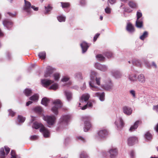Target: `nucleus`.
<instances>
[{"instance_id":"nucleus-1","label":"nucleus","mask_w":158,"mask_h":158,"mask_svg":"<svg viewBox=\"0 0 158 158\" xmlns=\"http://www.w3.org/2000/svg\"><path fill=\"white\" fill-rule=\"evenodd\" d=\"M96 73L94 72H92L90 76V80L89 84L90 89L93 91H97L99 89V88L96 85H100L101 78L96 77Z\"/></svg>"},{"instance_id":"nucleus-2","label":"nucleus","mask_w":158,"mask_h":158,"mask_svg":"<svg viewBox=\"0 0 158 158\" xmlns=\"http://www.w3.org/2000/svg\"><path fill=\"white\" fill-rule=\"evenodd\" d=\"M32 127L35 129H38L40 128V131L43 133L44 137L47 138L49 136L50 133L48 130L42 124L35 122L33 124Z\"/></svg>"},{"instance_id":"nucleus-3","label":"nucleus","mask_w":158,"mask_h":158,"mask_svg":"<svg viewBox=\"0 0 158 158\" xmlns=\"http://www.w3.org/2000/svg\"><path fill=\"white\" fill-rule=\"evenodd\" d=\"M108 135V132L106 129H100L97 131L95 138L97 140L100 141L106 138Z\"/></svg>"},{"instance_id":"nucleus-4","label":"nucleus","mask_w":158,"mask_h":158,"mask_svg":"<svg viewBox=\"0 0 158 158\" xmlns=\"http://www.w3.org/2000/svg\"><path fill=\"white\" fill-rule=\"evenodd\" d=\"M43 118L46 122L48 125L49 127H50L51 126L54 125L56 120L55 116L53 115L44 116Z\"/></svg>"},{"instance_id":"nucleus-5","label":"nucleus","mask_w":158,"mask_h":158,"mask_svg":"<svg viewBox=\"0 0 158 158\" xmlns=\"http://www.w3.org/2000/svg\"><path fill=\"white\" fill-rule=\"evenodd\" d=\"M25 5L23 7V10L25 12H27L28 14L30 13L31 12V9H33L35 11H37L38 10V8L35 7L33 6H31L30 2L26 0H24Z\"/></svg>"},{"instance_id":"nucleus-6","label":"nucleus","mask_w":158,"mask_h":158,"mask_svg":"<svg viewBox=\"0 0 158 158\" xmlns=\"http://www.w3.org/2000/svg\"><path fill=\"white\" fill-rule=\"evenodd\" d=\"M53 104L54 106H53L51 109L52 111L55 114H58V109L62 106V103L59 99H56L53 102Z\"/></svg>"},{"instance_id":"nucleus-7","label":"nucleus","mask_w":158,"mask_h":158,"mask_svg":"<svg viewBox=\"0 0 158 158\" xmlns=\"http://www.w3.org/2000/svg\"><path fill=\"white\" fill-rule=\"evenodd\" d=\"M117 129L118 130H121L124 126V123L122 118L121 117H117L115 122Z\"/></svg>"},{"instance_id":"nucleus-8","label":"nucleus","mask_w":158,"mask_h":158,"mask_svg":"<svg viewBox=\"0 0 158 158\" xmlns=\"http://www.w3.org/2000/svg\"><path fill=\"white\" fill-rule=\"evenodd\" d=\"M142 13L139 11H137L136 13L137 19L136 21V26L138 28H141L143 26V19H139L142 16Z\"/></svg>"},{"instance_id":"nucleus-9","label":"nucleus","mask_w":158,"mask_h":158,"mask_svg":"<svg viewBox=\"0 0 158 158\" xmlns=\"http://www.w3.org/2000/svg\"><path fill=\"white\" fill-rule=\"evenodd\" d=\"M89 117L88 116H85L83 117V121L84 122L85 127L84 131L86 132L88 131L91 127V125L89 122L88 120Z\"/></svg>"},{"instance_id":"nucleus-10","label":"nucleus","mask_w":158,"mask_h":158,"mask_svg":"<svg viewBox=\"0 0 158 158\" xmlns=\"http://www.w3.org/2000/svg\"><path fill=\"white\" fill-rule=\"evenodd\" d=\"M70 118L69 115H65L62 116L60 119V124L61 125H66Z\"/></svg>"},{"instance_id":"nucleus-11","label":"nucleus","mask_w":158,"mask_h":158,"mask_svg":"<svg viewBox=\"0 0 158 158\" xmlns=\"http://www.w3.org/2000/svg\"><path fill=\"white\" fill-rule=\"evenodd\" d=\"M95 67L96 69L103 72H105L108 69L106 65H102L98 63L95 64Z\"/></svg>"},{"instance_id":"nucleus-12","label":"nucleus","mask_w":158,"mask_h":158,"mask_svg":"<svg viewBox=\"0 0 158 158\" xmlns=\"http://www.w3.org/2000/svg\"><path fill=\"white\" fill-rule=\"evenodd\" d=\"M110 73L116 79L120 78L122 77V74L118 70H112L111 71Z\"/></svg>"},{"instance_id":"nucleus-13","label":"nucleus","mask_w":158,"mask_h":158,"mask_svg":"<svg viewBox=\"0 0 158 158\" xmlns=\"http://www.w3.org/2000/svg\"><path fill=\"white\" fill-rule=\"evenodd\" d=\"M110 154V156L111 158H114L118 154L117 149L114 148H110L108 151Z\"/></svg>"},{"instance_id":"nucleus-14","label":"nucleus","mask_w":158,"mask_h":158,"mask_svg":"<svg viewBox=\"0 0 158 158\" xmlns=\"http://www.w3.org/2000/svg\"><path fill=\"white\" fill-rule=\"evenodd\" d=\"M137 142V138L135 137H130L127 140V143L129 146L133 145Z\"/></svg>"},{"instance_id":"nucleus-15","label":"nucleus","mask_w":158,"mask_h":158,"mask_svg":"<svg viewBox=\"0 0 158 158\" xmlns=\"http://www.w3.org/2000/svg\"><path fill=\"white\" fill-rule=\"evenodd\" d=\"M142 123V121L141 120H138L135 122L134 124L131 126L130 127L129 131L132 132L135 130L138 127V125Z\"/></svg>"},{"instance_id":"nucleus-16","label":"nucleus","mask_w":158,"mask_h":158,"mask_svg":"<svg viewBox=\"0 0 158 158\" xmlns=\"http://www.w3.org/2000/svg\"><path fill=\"white\" fill-rule=\"evenodd\" d=\"M105 89L107 90H110L112 89L113 85L110 79H109L106 82Z\"/></svg>"},{"instance_id":"nucleus-17","label":"nucleus","mask_w":158,"mask_h":158,"mask_svg":"<svg viewBox=\"0 0 158 158\" xmlns=\"http://www.w3.org/2000/svg\"><path fill=\"white\" fill-rule=\"evenodd\" d=\"M54 69L50 66H48L47 70L45 73L44 76L45 77H48L51 76V75L53 72Z\"/></svg>"},{"instance_id":"nucleus-18","label":"nucleus","mask_w":158,"mask_h":158,"mask_svg":"<svg viewBox=\"0 0 158 158\" xmlns=\"http://www.w3.org/2000/svg\"><path fill=\"white\" fill-rule=\"evenodd\" d=\"M123 112L127 115H130L132 113V109L127 106H124L122 108Z\"/></svg>"},{"instance_id":"nucleus-19","label":"nucleus","mask_w":158,"mask_h":158,"mask_svg":"<svg viewBox=\"0 0 158 158\" xmlns=\"http://www.w3.org/2000/svg\"><path fill=\"white\" fill-rule=\"evenodd\" d=\"M53 81L50 80L44 79L41 81V82L43 85L45 87H47L53 83Z\"/></svg>"},{"instance_id":"nucleus-20","label":"nucleus","mask_w":158,"mask_h":158,"mask_svg":"<svg viewBox=\"0 0 158 158\" xmlns=\"http://www.w3.org/2000/svg\"><path fill=\"white\" fill-rule=\"evenodd\" d=\"M93 96L99 97L100 100L101 101H103L104 100L105 94L104 93H100L96 92L94 94Z\"/></svg>"},{"instance_id":"nucleus-21","label":"nucleus","mask_w":158,"mask_h":158,"mask_svg":"<svg viewBox=\"0 0 158 158\" xmlns=\"http://www.w3.org/2000/svg\"><path fill=\"white\" fill-rule=\"evenodd\" d=\"M138 81L142 84L146 82V79L143 74H141L139 75L137 78Z\"/></svg>"},{"instance_id":"nucleus-22","label":"nucleus","mask_w":158,"mask_h":158,"mask_svg":"<svg viewBox=\"0 0 158 158\" xmlns=\"http://www.w3.org/2000/svg\"><path fill=\"white\" fill-rule=\"evenodd\" d=\"M82 48V52L83 53L85 52L87 50L89 46L88 45L87 43L85 42H83L80 44Z\"/></svg>"},{"instance_id":"nucleus-23","label":"nucleus","mask_w":158,"mask_h":158,"mask_svg":"<svg viewBox=\"0 0 158 158\" xmlns=\"http://www.w3.org/2000/svg\"><path fill=\"white\" fill-rule=\"evenodd\" d=\"M90 97L89 95L88 94H85L82 95L80 99L81 102H86L88 101Z\"/></svg>"},{"instance_id":"nucleus-24","label":"nucleus","mask_w":158,"mask_h":158,"mask_svg":"<svg viewBox=\"0 0 158 158\" xmlns=\"http://www.w3.org/2000/svg\"><path fill=\"white\" fill-rule=\"evenodd\" d=\"M3 24L5 27L9 29L11 27L13 23L7 19H5L3 21Z\"/></svg>"},{"instance_id":"nucleus-25","label":"nucleus","mask_w":158,"mask_h":158,"mask_svg":"<svg viewBox=\"0 0 158 158\" xmlns=\"http://www.w3.org/2000/svg\"><path fill=\"white\" fill-rule=\"evenodd\" d=\"M127 30L130 33H132L135 31L134 27L130 23L127 24Z\"/></svg>"},{"instance_id":"nucleus-26","label":"nucleus","mask_w":158,"mask_h":158,"mask_svg":"<svg viewBox=\"0 0 158 158\" xmlns=\"http://www.w3.org/2000/svg\"><path fill=\"white\" fill-rule=\"evenodd\" d=\"M128 78L129 81L134 82L136 81V76L135 74H130L128 76Z\"/></svg>"},{"instance_id":"nucleus-27","label":"nucleus","mask_w":158,"mask_h":158,"mask_svg":"<svg viewBox=\"0 0 158 158\" xmlns=\"http://www.w3.org/2000/svg\"><path fill=\"white\" fill-rule=\"evenodd\" d=\"M64 94L68 101H70L72 99V94L70 92L67 91H65L64 92Z\"/></svg>"},{"instance_id":"nucleus-28","label":"nucleus","mask_w":158,"mask_h":158,"mask_svg":"<svg viewBox=\"0 0 158 158\" xmlns=\"http://www.w3.org/2000/svg\"><path fill=\"white\" fill-rule=\"evenodd\" d=\"M39 98V96L37 94H35L30 97L29 99L31 101H32L33 102L37 101Z\"/></svg>"},{"instance_id":"nucleus-29","label":"nucleus","mask_w":158,"mask_h":158,"mask_svg":"<svg viewBox=\"0 0 158 158\" xmlns=\"http://www.w3.org/2000/svg\"><path fill=\"white\" fill-rule=\"evenodd\" d=\"M49 102V100L46 98H43L41 101V103L45 106H47Z\"/></svg>"},{"instance_id":"nucleus-30","label":"nucleus","mask_w":158,"mask_h":158,"mask_svg":"<svg viewBox=\"0 0 158 158\" xmlns=\"http://www.w3.org/2000/svg\"><path fill=\"white\" fill-rule=\"evenodd\" d=\"M24 93L26 96H28L32 93V91L29 89L27 88L24 90Z\"/></svg>"},{"instance_id":"nucleus-31","label":"nucleus","mask_w":158,"mask_h":158,"mask_svg":"<svg viewBox=\"0 0 158 158\" xmlns=\"http://www.w3.org/2000/svg\"><path fill=\"white\" fill-rule=\"evenodd\" d=\"M33 110L36 113H40L42 111V109L40 106H37L33 109Z\"/></svg>"},{"instance_id":"nucleus-32","label":"nucleus","mask_w":158,"mask_h":158,"mask_svg":"<svg viewBox=\"0 0 158 158\" xmlns=\"http://www.w3.org/2000/svg\"><path fill=\"white\" fill-rule=\"evenodd\" d=\"M57 19L60 22H64L66 18L64 16L60 15L57 17Z\"/></svg>"},{"instance_id":"nucleus-33","label":"nucleus","mask_w":158,"mask_h":158,"mask_svg":"<svg viewBox=\"0 0 158 158\" xmlns=\"http://www.w3.org/2000/svg\"><path fill=\"white\" fill-rule=\"evenodd\" d=\"M58 88V85L56 83H55L51 85L49 88V89H52L55 90Z\"/></svg>"},{"instance_id":"nucleus-34","label":"nucleus","mask_w":158,"mask_h":158,"mask_svg":"<svg viewBox=\"0 0 158 158\" xmlns=\"http://www.w3.org/2000/svg\"><path fill=\"white\" fill-rule=\"evenodd\" d=\"M39 58L41 59H44L46 57V53L45 52H40L39 54Z\"/></svg>"},{"instance_id":"nucleus-35","label":"nucleus","mask_w":158,"mask_h":158,"mask_svg":"<svg viewBox=\"0 0 158 158\" xmlns=\"http://www.w3.org/2000/svg\"><path fill=\"white\" fill-rule=\"evenodd\" d=\"M93 106V104L92 103L89 102L87 103V104L85 105L83 107L81 108L82 110H84L86 109L87 106L90 107H92Z\"/></svg>"},{"instance_id":"nucleus-36","label":"nucleus","mask_w":158,"mask_h":158,"mask_svg":"<svg viewBox=\"0 0 158 158\" xmlns=\"http://www.w3.org/2000/svg\"><path fill=\"white\" fill-rule=\"evenodd\" d=\"M145 138L147 140H149L152 139V135L149 132H147L145 135Z\"/></svg>"},{"instance_id":"nucleus-37","label":"nucleus","mask_w":158,"mask_h":158,"mask_svg":"<svg viewBox=\"0 0 158 158\" xmlns=\"http://www.w3.org/2000/svg\"><path fill=\"white\" fill-rule=\"evenodd\" d=\"M25 120V117H24L21 115H18V120L19 123H23L24 122Z\"/></svg>"},{"instance_id":"nucleus-38","label":"nucleus","mask_w":158,"mask_h":158,"mask_svg":"<svg viewBox=\"0 0 158 158\" xmlns=\"http://www.w3.org/2000/svg\"><path fill=\"white\" fill-rule=\"evenodd\" d=\"M0 156L1 158H5V153L3 148H1L0 149Z\"/></svg>"},{"instance_id":"nucleus-39","label":"nucleus","mask_w":158,"mask_h":158,"mask_svg":"<svg viewBox=\"0 0 158 158\" xmlns=\"http://www.w3.org/2000/svg\"><path fill=\"white\" fill-rule=\"evenodd\" d=\"M148 35V33L147 31H145L144 32L142 35L140 37V38L142 40H143L144 39L147 37Z\"/></svg>"},{"instance_id":"nucleus-40","label":"nucleus","mask_w":158,"mask_h":158,"mask_svg":"<svg viewBox=\"0 0 158 158\" xmlns=\"http://www.w3.org/2000/svg\"><path fill=\"white\" fill-rule=\"evenodd\" d=\"M129 6L133 8H136L137 7L136 4L132 1H130L129 3Z\"/></svg>"},{"instance_id":"nucleus-41","label":"nucleus","mask_w":158,"mask_h":158,"mask_svg":"<svg viewBox=\"0 0 158 158\" xmlns=\"http://www.w3.org/2000/svg\"><path fill=\"white\" fill-rule=\"evenodd\" d=\"M75 77L76 78L79 80H81L82 79L81 74L80 73H76L75 74Z\"/></svg>"},{"instance_id":"nucleus-42","label":"nucleus","mask_w":158,"mask_h":158,"mask_svg":"<svg viewBox=\"0 0 158 158\" xmlns=\"http://www.w3.org/2000/svg\"><path fill=\"white\" fill-rule=\"evenodd\" d=\"M129 93L133 98H136V93L135 90L133 89H131L129 91Z\"/></svg>"},{"instance_id":"nucleus-43","label":"nucleus","mask_w":158,"mask_h":158,"mask_svg":"<svg viewBox=\"0 0 158 158\" xmlns=\"http://www.w3.org/2000/svg\"><path fill=\"white\" fill-rule=\"evenodd\" d=\"M97 59L99 60H103L105 59V57L101 54H98L96 56Z\"/></svg>"},{"instance_id":"nucleus-44","label":"nucleus","mask_w":158,"mask_h":158,"mask_svg":"<svg viewBox=\"0 0 158 158\" xmlns=\"http://www.w3.org/2000/svg\"><path fill=\"white\" fill-rule=\"evenodd\" d=\"M53 77H54V80L56 81H57L60 78V74L58 73H55L53 74Z\"/></svg>"},{"instance_id":"nucleus-45","label":"nucleus","mask_w":158,"mask_h":158,"mask_svg":"<svg viewBox=\"0 0 158 158\" xmlns=\"http://www.w3.org/2000/svg\"><path fill=\"white\" fill-rule=\"evenodd\" d=\"M61 5L63 8L68 7L69 6V4L67 2H61Z\"/></svg>"},{"instance_id":"nucleus-46","label":"nucleus","mask_w":158,"mask_h":158,"mask_svg":"<svg viewBox=\"0 0 158 158\" xmlns=\"http://www.w3.org/2000/svg\"><path fill=\"white\" fill-rule=\"evenodd\" d=\"M88 157L87 155L85 152H82L80 155L81 158H88Z\"/></svg>"},{"instance_id":"nucleus-47","label":"nucleus","mask_w":158,"mask_h":158,"mask_svg":"<svg viewBox=\"0 0 158 158\" xmlns=\"http://www.w3.org/2000/svg\"><path fill=\"white\" fill-rule=\"evenodd\" d=\"M105 55L108 58H111L113 55L112 53L110 52H106Z\"/></svg>"},{"instance_id":"nucleus-48","label":"nucleus","mask_w":158,"mask_h":158,"mask_svg":"<svg viewBox=\"0 0 158 158\" xmlns=\"http://www.w3.org/2000/svg\"><path fill=\"white\" fill-rule=\"evenodd\" d=\"M69 78L67 76L64 77L61 79V81L63 82H66L68 81Z\"/></svg>"},{"instance_id":"nucleus-49","label":"nucleus","mask_w":158,"mask_h":158,"mask_svg":"<svg viewBox=\"0 0 158 158\" xmlns=\"http://www.w3.org/2000/svg\"><path fill=\"white\" fill-rule=\"evenodd\" d=\"M45 8L46 13H47L49 11H50L52 8V7L49 5H48L47 7L45 6Z\"/></svg>"},{"instance_id":"nucleus-50","label":"nucleus","mask_w":158,"mask_h":158,"mask_svg":"<svg viewBox=\"0 0 158 158\" xmlns=\"http://www.w3.org/2000/svg\"><path fill=\"white\" fill-rule=\"evenodd\" d=\"M105 12L108 14H110L111 12V10L110 8L109 7H107L105 9Z\"/></svg>"},{"instance_id":"nucleus-51","label":"nucleus","mask_w":158,"mask_h":158,"mask_svg":"<svg viewBox=\"0 0 158 158\" xmlns=\"http://www.w3.org/2000/svg\"><path fill=\"white\" fill-rule=\"evenodd\" d=\"M77 139L80 140L84 142L86 141V139L80 136L77 137Z\"/></svg>"},{"instance_id":"nucleus-52","label":"nucleus","mask_w":158,"mask_h":158,"mask_svg":"<svg viewBox=\"0 0 158 158\" xmlns=\"http://www.w3.org/2000/svg\"><path fill=\"white\" fill-rule=\"evenodd\" d=\"M8 111L9 112V115L10 116H11L12 117L15 114V112L12 111L11 110H8Z\"/></svg>"},{"instance_id":"nucleus-53","label":"nucleus","mask_w":158,"mask_h":158,"mask_svg":"<svg viewBox=\"0 0 158 158\" xmlns=\"http://www.w3.org/2000/svg\"><path fill=\"white\" fill-rule=\"evenodd\" d=\"M4 148L6 152V155H7L10 151V148L7 146H5Z\"/></svg>"},{"instance_id":"nucleus-54","label":"nucleus","mask_w":158,"mask_h":158,"mask_svg":"<svg viewBox=\"0 0 158 158\" xmlns=\"http://www.w3.org/2000/svg\"><path fill=\"white\" fill-rule=\"evenodd\" d=\"M130 156L131 158H134L135 156V153L133 151H131L130 153Z\"/></svg>"},{"instance_id":"nucleus-55","label":"nucleus","mask_w":158,"mask_h":158,"mask_svg":"<svg viewBox=\"0 0 158 158\" xmlns=\"http://www.w3.org/2000/svg\"><path fill=\"white\" fill-rule=\"evenodd\" d=\"M11 157H15L16 155L15 154V151L13 150H12L11 152Z\"/></svg>"},{"instance_id":"nucleus-56","label":"nucleus","mask_w":158,"mask_h":158,"mask_svg":"<svg viewBox=\"0 0 158 158\" xmlns=\"http://www.w3.org/2000/svg\"><path fill=\"white\" fill-rule=\"evenodd\" d=\"M30 138L31 139L35 140L37 139L38 138V137L36 135H34L31 136Z\"/></svg>"},{"instance_id":"nucleus-57","label":"nucleus","mask_w":158,"mask_h":158,"mask_svg":"<svg viewBox=\"0 0 158 158\" xmlns=\"http://www.w3.org/2000/svg\"><path fill=\"white\" fill-rule=\"evenodd\" d=\"M153 109L157 112H158V105L154 106Z\"/></svg>"},{"instance_id":"nucleus-58","label":"nucleus","mask_w":158,"mask_h":158,"mask_svg":"<svg viewBox=\"0 0 158 158\" xmlns=\"http://www.w3.org/2000/svg\"><path fill=\"white\" fill-rule=\"evenodd\" d=\"M109 2L111 4L114 3L115 2L116 0H108Z\"/></svg>"},{"instance_id":"nucleus-59","label":"nucleus","mask_w":158,"mask_h":158,"mask_svg":"<svg viewBox=\"0 0 158 158\" xmlns=\"http://www.w3.org/2000/svg\"><path fill=\"white\" fill-rule=\"evenodd\" d=\"M32 103V102L31 101H28L26 104V105L27 106H28L30 104H31Z\"/></svg>"},{"instance_id":"nucleus-60","label":"nucleus","mask_w":158,"mask_h":158,"mask_svg":"<svg viewBox=\"0 0 158 158\" xmlns=\"http://www.w3.org/2000/svg\"><path fill=\"white\" fill-rule=\"evenodd\" d=\"M155 129L156 132H158V123L155 127Z\"/></svg>"},{"instance_id":"nucleus-61","label":"nucleus","mask_w":158,"mask_h":158,"mask_svg":"<svg viewBox=\"0 0 158 158\" xmlns=\"http://www.w3.org/2000/svg\"><path fill=\"white\" fill-rule=\"evenodd\" d=\"M98 37H97V35H96L94 37V41H96V40H97V38Z\"/></svg>"},{"instance_id":"nucleus-62","label":"nucleus","mask_w":158,"mask_h":158,"mask_svg":"<svg viewBox=\"0 0 158 158\" xmlns=\"http://www.w3.org/2000/svg\"><path fill=\"white\" fill-rule=\"evenodd\" d=\"M3 35V33L2 32L0 29V36H2Z\"/></svg>"},{"instance_id":"nucleus-63","label":"nucleus","mask_w":158,"mask_h":158,"mask_svg":"<svg viewBox=\"0 0 158 158\" xmlns=\"http://www.w3.org/2000/svg\"><path fill=\"white\" fill-rule=\"evenodd\" d=\"M152 64L153 66H154L155 68H157V66L156 64L154 62H152Z\"/></svg>"},{"instance_id":"nucleus-64","label":"nucleus","mask_w":158,"mask_h":158,"mask_svg":"<svg viewBox=\"0 0 158 158\" xmlns=\"http://www.w3.org/2000/svg\"><path fill=\"white\" fill-rule=\"evenodd\" d=\"M11 158H20V157L19 156H15V157H11Z\"/></svg>"}]
</instances>
